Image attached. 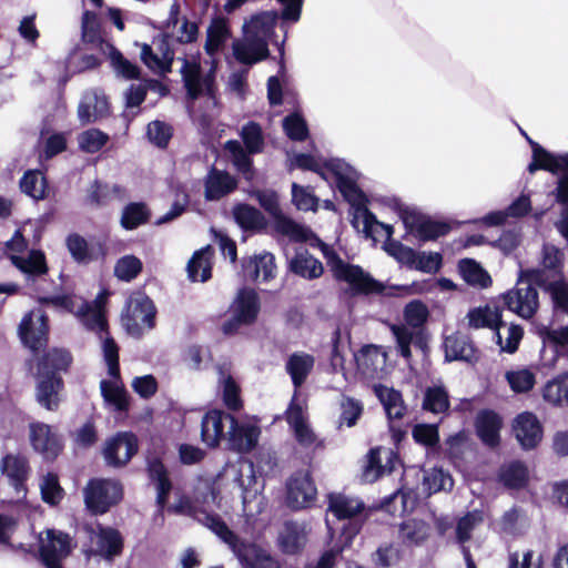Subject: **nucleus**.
I'll return each instance as SVG.
<instances>
[{"label":"nucleus","mask_w":568,"mask_h":568,"mask_svg":"<svg viewBox=\"0 0 568 568\" xmlns=\"http://www.w3.org/2000/svg\"><path fill=\"white\" fill-rule=\"evenodd\" d=\"M277 233L293 242H308L311 246L318 247L327 261V265L337 281L348 284L354 293H377L383 290L382 284L365 273L359 266L345 263L341 257L311 230L283 213L274 221Z\"/></svg>","instance_id":"f257e3e1"},{"label":"nucleus","mask_w":568,"mask_h":568,"mask_svg":"<svg viewBox=\"0 0 568 568\" xmlns=\"http://www.w3.org/2000/svg\"><path fill=\"white\" fill-rule=\"evenodd\" d=\"M194 517L227 544L242 565L251 568H281L266 550L255 544L240 541L220 516L201 510L194 511Z\"/></svg>","instance_id":"f03ea898"},{"label":"nucleus","mask_w":568,"mask_h":568,"mask_svg":"<svg viewBox=\"0 0 568 568\" xmlns=\"http://www.w3.org/2000/svg\"><path fill=\"white\" fill-rule=\"evenodd\" d=\"M180 60L182 61L181 73L189 97L192 100L204 97L206 101V112L200 118L195 114L194 106H190V113L203 126H209L217 104L214 95V71L211 69L209 73L203 75L200 62L195 57L192 59L181 58Z\"/></svg>","instance_id":"7ed1b4c3"},{"label":"nucleus","mask_w":568,"mask_h":568,"mask_svg":"<svg viewBox=\"0 0 568 568\" xmlns=\"http://www.w3.org/2000/svg\"><path fill=\"white\" fill-rule=\"evenodd\" d=\"M427 315L426 306L419 301H413L408 303L404 310V317L408 326H390V331L396 341L397 351L405 359H409L412 356L410 345L422 347V336L416 328L425 323Z\"/></svg>","instance_id":"20e7f679"},{"label":"nucleus","mask_w":568,"mask_h":568,"mask_svg":"<svg viewBox=\"0 0 568 568\" xmlns=\"http://www.w3.org/2000/svg\"><path fill=\"white\" fill-rule=\"evenodd\" d=\"M103 357L108 365L109 374L113 379L100 383L102 396L115 410H126L129 406L128 395L120 382L119 347L113 338H105L103 341Z\"/></svg>","instance_id":"39448f33"},{"label":"nucleus","mask_w":568,"mask_h":568,"mask_svg":"<svg viewBox=\"0 0 568 568\" xmlns=\"http://www.w3.org/2000/svg\"><path fill=\"white\" fill-rule=\"evenodd\" d=\"M154 317L153 302L142 293H134L126 302L121 322L128 334L140 337L144 331L153 328Z\"/></svg>","instance_id":"423d86ee"},{"label":"nucleus","mask_w":568,"mask_h":568,"mask_svg":"<svg viewBox=\"0 0 568 568\" xmlns=\"http://www.w3.org/2000/svg\"><path fill=\"white\" fill-rule=\"evenodd\" d=\"M532 281L520 271L516 286L501 296L505 306L524 320L531 318L539 307L538 292L531 285Z\"/></svg>","instance_id":"0eeeda50"},{"label":"nucleus","mask_w":568,"mask_h":568,"mask_svg":"<svg viewBox=\"0 0 568 568\" xmlns=\"http://www.w3.org/2000/svg\"><path fill=\"white\" fill-rule=\"evenodd\" d=\"M285 419L295 440L304 450L314 452L322 447V440L315 434L308 420L306 407L298 403L295 396L285 412Z\"/></svg>","instance_id":"6e6552de"},{"label":"nucleus","mask_w":568,"mask_h":568,"mask_svg":"<svg viewBox=\"0 0 568 568\" xmlns=\"http://www.w3.org/2000/svg\"><path fill=\"white\" fill-rule=\"evenodd\" d=\"M87 508L93 514H104L121 500L122 486L112 479H92L83 491Z\"/></svg>","instance_id":"1a4fd4ad"},{"label":"nucleus","mask_w":568,"mask_h":568,"mask_svg":"<svg viewBox=\"0 0 568 568\" xmlns=\"http://www.w3.org/2000/svg\"><path fill=\"white\" fill-rule=\"evenodd\" d=\"M234 474V481L242 489V503L244 511L247 515H254L261 511L263 497L260 494L254 473L253 463L246 459L240 460L231 466Z\"/></svg>","instance_id":"9d476101"},{"label":"nucleus","mask_w":568,"mask_h":568,"mask_svg":"<svg viewBox=\"0 0 568 568\" xmlns=\"http://www.w3.org/2000/svg\"><path fill=\"white\" fill-rule=\"evenodd\" d=\"M379 230L384 233V236L387 240L385 243L386 252L400 264L413 268L417 252L397 241H390L393 227L390 225L378 222L371 212L365 211L363 213V232L366 234V236L373 237L375 240V234L378 233Z\"/></svg>","instance_id":"9b49d317"},{"label":"nucleus","mask_w":568,"mask_h":568,"mask_svg":"<svg viewBox=\"0 0 568 568\" xmlns=\"http://www.w3.org/2000/svg\"><path fill=\"white\" fill-rule=\"evenodd\" d=\"M325 168L331 170L336 176L338 190L353 206H357L359 216L367 211L362 207L365 205L366 199L364 193L356 185L357 173L348 164L341 160H331L325 163Z\"/></svg>","instance_id":"f8f14e48"},{"label":"nucleus","mask_w":568,"mask_h":568,"mask_svg":"<svg viewBox=\"0 0 568 568\" xmlns=\"http://www.w3.org/2000/svg\"><path fill=\"white\" fill-rule=\"evenodd\" d=\"M45 538H41L40 556L48 568H62L61 561L67 558L74 545L68 534L48 529Z\"/></svg>","instance_id":"ddd939ff"},{"label":"nucleus","mask_w":568,"mask_h":568,"mask_svg":"<svg viewBox=\"0 0 568 568\" xmlns=\"http://www.w3.org/2000/svg\"><path fill=\"white\" fill-rule=\"evenodd\" d=\"M37 403L49 412H57L63 399L64 383L60 375L34 373Z\"/></svg>","instance_id":"4468645a"},{"label":"nucleus","mask_w":568,"mask_h":568,"mask_svg":"<svg viewBox=\"0 0 568 568\" xmlns=\"http://www.w3.org/2000/svg\"><path fill=\"white\" fill-rule=\"evenodd\" d=\"M258 311L257 294L253 290H241L232 304V320L223 325V331L231 334L239 325L251 324L255 321Z\"/></svg>","instance_id":"2eb2a0df"},{"label":"nucleus","mask_w":568,"mask_h":568,"mask_svg":"<svg viewBox=\"0 0 568 568\" xmlns=\"http://www.w3.org/2000/svg\"><path fill=\"white\" fill-rule=\"evenodd\" d=\"M538 268L523 270V275L534 280L538 284H546L549 277L556 278L562 275L564 253L552 244H544Z\"/></svg>","instance_id":"dca6fc26"},{"label":"nucleus","mask_w":568,"mask_h":568,"mask_svg":"<svg viewBox=\"0 0 568 568\" xmlns=\"http://www.w3.org/2000/svg\"><path fill=\"white\" fill-rule=\"evenodd\" d=\"M286 504L294 510L311 507L317 495V489L307 473L294 474L286 485Z\"/></svg>","instance_id":"f3484780"},{"label":"nucleus","mask_w":568,"mask_h":568,"mask_svg":"<svg viewBox=\"0 0 568 568\" xmlns=\"http://www.w3.org/2000/svg\"><path fill=\"white\" fill-rule=\"evenodd\" d=\"M108 295L105 291L100 292L93 302L83 304L78 311V316L83 325L99 335L102 348L103 341L110 338L106 332L108 323L104 314Z\"/></svg>","instance_id":"a211bd4d"},{"label":"nucleus","mask_w":568,"mask_h":568,"mask_svg":"<svg viewBox=\"0 0 568 568\" xmlns=\"http://www.w3.org/2000/svg\"><path fill=\"white\" fill-rule=\"evenodd\" d=\"M18 332L27 347L32 351L41 348L47 343V316L41 312H29L23 316Z\"/></svg>","instance_id":"6ab92c4d"},{"label":"nucleus","mask_w":568,"mask_h":568,"mask_svg":"<svg viewBox=\"0 0 568 568\" xmlns=\"http://www.w3.org/2000/svg\"><path fill=\"white\" fill-rule=\"evenodd\" d=\"M229 445L232 449L245 453L252 450L258 442L261 429L255 420L237 422L230 418V430L227 433Z\"/></svg>","instance_id":"aec40b11"},{"label":"nucleus","mask_w":568,"mask_h":568,"mask_svg":"<svg viewBox=\"0 0 568 568\" xmlns=\"http://www.w3.org/2000/svg\"><path fill=\"white\" fill-rule=\"evenodd\" d=\"M136 450V437L131 433H120L106 443L103 455L108 465L119 467L125 465Z\"/></svg>","instance_id":"412c9836"},{"label":"nucleus","mask_w":568,"mask_h":568,"mask_svg":"<svg viewBox=\"0 0 568 568\" xmlns=\"http://www.w3.org/2000/svg\"><path fill=\"white\" fill-rule=\"evenodd\" d=\"M31 445L47 459H53L62 449L61 439L52 427L44 423L30 425Z\"/></svg>","instance_id":"4be33fe9"},{"label":"nucleus","mask_w":568,"mask_h":568,"mask_svg":"<svg viewBox=\"0 0 568 568\" xmlns=\"http://www.w3.org/2000/svg\"><path fill=\"white\" fill-rule=\"evenodd\" d=\"M387 354L382 346L365 345L355 354V362L361 374L367 378H376L385 369Z\"/></svg>","instance_id":"5701e85b"},{"label":"nucleus","mask_w":568,"mask_h":568,"mask_svg":"<svg viewBox=\"0 0 568 568\" xmlns=\"http://www.w3.org/2000/svg\"><path fill=\"white\" fill-rule=\"evenodd\" d=\"M109 101L105 94L93 89L87 91L79 104L78 115L82 123H93L109 114Z\"/></svg>","instance_id":"b1692460"},{"label":"nucleus","mask_w":568,"mask_h":568,"mask_svg":"<svg viewBox=\"0 0 568 568\" xmlns=\"http://www.w3.org/2000/svg\"><path fill=\"white\" fill-rule=\"evenodd\" d=\"M514 433L521 447L534 448L542 437V429L537 417L531 413H521L514 422Z\"/></svg>","instance_id":"393cba45"},{"label":"nucleus","mask_w":568,"mask_h":568,"mask_svg":"<svg viewBox=\"0 0 568 568\" xmlns=\"http://www.w3.org/2000/svg\"><path fill=\"white\" fill-rule=\"evenodd\" d=\"M233 54L243 64H254L268 55V44L243 33L242 39L233 42Z\"/></svg>","instance_id":"a878e982"},{"label":"nucleus","mask_w":568,"mask_h":568,"mask_svg":"<svg viewBox=\"0 0 568 568\" xmlns=\"http://www.w3.org/2000/svg\"><path fill=\"white\" fill-rule=\"evenodd\" d=\"M395 455L392 450L385 448H373L367 455V464L363 471V478L373 483L384 474H388L393 469Z\"/></svg>","instance_id":"bb28decb"},{"label":"nucleus","mask_w":568,"mask_h":568,"mask_svg":"<svg viewBox=\"0 0 568 568\" xmlns=\"http://www.w3.org/2000/svg\"><path fill=\"white\" fill-rule=\"evenodd\" d=\"M445 358L448 362L463 361L466 363H476L479 359V352L469 341L468 337L463 335H450L445 338Z\"/></svg>","instance_id":"cd10ccee"},{"label":"nucleus","mask_w":568,"mask_h":568,"mask_svg":"<svg viewBox=\"0 0 568 568\" xmlns=\"http://www.w3.org/2000/svg\"><path fill=\"white\" fill-rule=\"evenodd\" d=\"M231 415L222 410H211L202 419L201 436L203 443L210 447L219 445L220 440L225 436V422L230 424Z\"/></svg>","instance_id":"c85d7f7f"},{"label":"nucleus","mask_w":568,"mask_h":568,"mask_svg":"<svg viewBox=\"0 0 568 568\" xmlns=\"http://www.w3.org/2000/svg\"><path fill=\"white\" fill-rule=\"evenodd\" d=\"M84 529L90 535L91 540L95 539L98 554L106 558H111L120 554L122 549V540L116 530L102 528L100 526H97V530L89 526H85Z\"/></svg>","instance_id":"c756f323"},{"label":"nucleus","mask_w":568,"mask_h":568,"mask_svg":"<svg viewBox=\"0 0 568 568\" xmlns=\"http://www.w3.org/2000/svg\"><path fill=\"white\" fill-rule=\"evenodd\" d=\"M0 469L17 490L22 487L30 473L28 459L21 454H8L3 456L0 463Z\"/></svg>","instance_id":"7c9ffc66"},{"label":"nucleus","mask_w":568,"mask_h":568,"mask_svg":"<svg viewBox=\"0 0 568 568\" xmlns=\"http://www.w3.org/2000/svg\"><path fill=\"white\" fill-rule=\"evenodd\" d=\"M277 20L275 11H265L257 13L243 26V33L250 38L267 42L273 34V30Z\"/></svg>","instance_id":"2f4dec72"},{"label":"nucleus","mask_w":568,"mask_h":568,"mask_svg":"<svg viewBox=\"0 0 568 568\" xmlns=\"http://www.w3.org/2000/svg\"><path fill=\"white\" fill-rule=\"evenodd\" d=\"M72 364V355L65 348H51L37 359V371L42 374L67 372Z\"/></svg>","instance_id":"473e14b6"},{"label":"nucleus","mask_w":568,"mask_h":568,"mask_svg":"<svg viewBox=\"0 0 568 568\" xmlns=\"http://www.w3.org/2000/svg\"><path fill=\"white\" fill-rule=\"evenodd\" d=\"M327 498L328 511L337 519L354 518L365 508V505L361 499L342 493H332Z\"/></svg>","instance_id":"72a5a7b5"},{"label":"nucleus","mask_w":568,"mask_h":568,"mask_svg":"<svg viewBox=\"0 0 568 568\" xmlns=\"http://www.w3.org/2000/svg\"><path fill=\"white\" fill-rule=\"evenodd\" d=\"M180 7L178 3H173L170 9V16L166 21V28L171 31L172 38L180 43L193 42L199 33V28L195 22H191L187 19H179Z\"/></svg>","instance_id":"f704fd0d"},{"label":"nucleus","mask_w":568,"mask_h":568,"mask_svg":"<svg viewBox=\"0 0 568 568\" xmlns=\"http://www.w3.org/2000/svg\"><path fill=\"white\" fill-rule=\"evenodd\" d=\"M236 187V180L224 171L213 169L205 180V199L219 200Z\"/></svg>","instance_id":"c9c22d12"},{"label":"nucleus","mask_w":568,"mask_h":568,"mask_svg":"<svg viewBox=\"0 0 568 568\" xmlns=\"http://www.w3.org/2000/svg\"><path fill=\"white\" fill-rule=\"evenodd\" d=\"M161 54L153 51L152 47L143 44L141 49V59L144 64L154 72L164 73L170 71L174 52L168 48L165 40L159 41Z\"/></svg>","instance_id":"e433bc0d"},{"label":"nucleus","mask_w":568,"mask_h":568,"mask_svg":"<svg viewBox=\"0 0 568 568\" xmlns=\"http://www.w3.org/2000/svg\"><path fill=\"white\" fill-rule=\"evenodd\" d=\"M290 270L294 274L307 280L318 278L324 272L322 262L307 251H298L290 260Z\"/></svg>","instance_id":"4c0bfd02"},{"label":"nucleus","mask_w":568,"mask_h":568,"mask_svg":"<svg viewBox=\"0 0 568 568\" xmlns=\"http://www.w3.org/2000/svg\"><path fill=\"white\" fill-rule=\"evenodd\" d=\"M10 260L28 278L41 276L48 272L44 253L39 250L30 251L27 256L12 254Z\"/></svg>","instance_id":"58836bf2"},{"label":"nucleus","mask_w":568,"mask_h":568,"mask_svg":"<svg viewBox=\"0 0 568 568\" xmlns=\"http://www.w3.org/2000/svg\"><path fill=\"white\" fill-rule=\"evenodd\" d=\"M148 470L150 480L156 489V504L160 510H162L172 489L171 480L164 465L160 460L150 462Z\"/></svg>","instance_id":"ea45409f"},{"label":"nucleus","mask_w":568,"mask_h":568,"mask_svg":"<svg viewBox=\"0 0 568 568\" xmlns=\"http://www.w3.org/2000/svg\"><path fill=\"white\" fill-rule=\"evenodd\" d=\"M430 534V527L423 520L409 519L398 529V538L405 547L420 546Z\"/></svg>","instance_id":"a19ab883"},{"label":"nucleus","mask_w":568,"mask_h":568,"mask_svg":"<svg viewBox=\"0 0 568 568\" xmlns=\"http://www.w3.org/2000/svg\"><path fill=\"white\" fill-rule=\"evenodd\" d=\"M470 328H491L496 329L501 324V312L497 306H478L470 310L466 316Z\"/></svg>","instance_id":"79ce46f5"},{"label":"nucleus","mask_w":568,"mask_h":568,"mask_svg":"<svg viewBox=\"0 0 568 568\" xmlns=\"http://www.w3.org/2000/svg\"><path fill=\"white\" fill-rule=\"evenodd\" d=\"M374 390L389 419H402L404 417L406 406L398 390L384 385H376Z\"/></svg>","instance_id":"37998d69"},{"label":"nucleus","mask_w":568,"mask_h":568,"mask_svg":"<svg viewBox=\"0 0 568 568\" xmlns=\"http://www.w3.org/2000/svg\"><path fill=\"white\" fill-rule=\"evenodd\" d=\"M501 420L493 412H481L476 420V430L479 438L488 446L494 447L499 443V429Z\"/></svg>","instance_id":"c03bdc74"},{"label":"nucleus","mask_w":568,"mask_h":568,"mask_svg":"<svg viewBox=\"0 0 568 568\" xmlns=\"http://www.w3.org/2000/svg\"><path fill=\"white\" fill-rule=\"evenodd\" d=\"M306 542L304 527L296 523H285L278 536L281 549L286 554L298 552Z\"/></svg>","instance_id":"a18cd8bd"},{"label":"nucleus","mask_w":568,"mask_h":568,"mask_svg":"<svg viewBox=\"0 0 568 568\" xmlns=\"http://www.w3.org/2000/svg\"><path fill=\"white\" fill-rule=\"evenodd\" d=\"M244 270L250 278L266 282L275 276V258L271 253L261 254L251 260Z\"/></svg>","instance_id":"49530a36"},{"label":"nucleus","mask_w":568,"mask_h":568,"mask_svg":"<svg viewBox=\"0 0 568 568\" xmlns=\"http://www.w3.org/2000/svg\"><path fill=\"white\" fill-rule=\"evenodd\" d=\"M224 150L230 153L231 161L236 170L244 175L246 180H252L254 176L253 161L246 148L237 140H229L224 144Z\"/></svg>","instance_id":"de8ad7c7"},{"label":"nucleus","mask_w":568,"mask_h":568,"mask_svg":"<svg viewBox=\"0 0 568 568\" xmlns=\"http://www.w3.org/2000/svg\"><path fill=\"white\" fill-rule=\"evenodd\" d=\"M494 336L501 352L513 354L518 349L519 343L524 336V329L519 325H506L501 321V324H498L495 329Z\"/></svg>","instance_id":"09e8293b"},{"label":"nucleus","mask_w":568,"mask_h":568,"mask_svg":"<svg viewBox=\"0 0 568 568\" xmlns=\"http://www.w3.org/2000/svg\"><path fill=\"white\" fill-rule=\"evenodd\" d=\"M231 37L229 26L224 19H214L206 31L205 52L213 57Z\"/></svg>","instance_id":"8fccbe9b"},{"label":"nucleus","mask_w":568,"mask_h":568,"mask_svg":"<svg viewBox=\"0 0 568 568\" xmlns=\"http://www.w3.org/2000/svg\"><path fill=\"white\" fill-rule=\"evenodd\" d=\"M212 250L206 246L194 253L187 263V275L193 282H205L211 277Z\"/></svg>","instance_id":"3c124183"},{"label":"nucleus","mask_w":568,"mask_h":568,"mask_svg":"<svg viewBox=\"0 0 568 568\" xmlns=\"http://www.w3.org/2000/svg\"><path fill=\"white\" fill-rule=\"evenodd\" d=\"M359 529L361 527L357 524L347 528L345 527L341 534L339 541L321 556L316 568H333L336 562V557L351 545L354 536L358 534Z\"/></svg>","instance_id":"603ef678"},{"label":"nucleus","mask_w":568,"mask_h":568,"mask_svg":"<svg viewBox=\"0 0 568 568\" xmlns=\"http://www.w3.org/2000/svg\"><path fill=\"white\" fill-rule=\"evenodd\" d=\"M314 366L313 356L304 353L293 354L287 363L286 369L292 377L295 388H298Z\"/></svg>","instance_id":"864d4df0"},{"label":"nucleus","mask_w":568,"mask_h":568,"mask_svg":"<svg viewBox=\"0 0 568 568\" xmlns=\"http://www.w3.org/2000/svg\"><path fill=\"white\" fill-rule=\"evenodd\" d=\"M236 223L245 230H262L266 225L263 214L253 206L240 204L233 209Z\"/></svg>","instance_id":"5fc2aeb1"},{"label":"nucleus","mask_w":568,"mask_h":568,"mask_svg":"<svg viewBox=\"0 0 568 568\" xmlns=\"http://www.w3.org/2000/svg\"><path fill=\"white\" fill-rule=\"evenodd\" d=\"M81 29L84 42L98 47L102 52L105 51L104 43L109 42L104 41L101 37L99 18L94 12L89 10L83 12Z\"/></svg>","instance_id":"6e6d98bb"},{"label":"nucleus","mask_w":568,"mask_h":568,"mask_svg":"<svg viewBox=\"0 0 568 568\" xmlns=\"http://www.w3.org/2000/svg\"><path fill=\"white\" fill-rule=\"evenodd\" d=\"M459 272L463 278L470 285L481 288L491 284L489 274L474 260H463L459 262Z\"/></svg>","instance_id":"4d7b16f0"},{"label":"nucleus","mask_w":568,"mask_h":568,"mask_svg":"<svg viewBox=\"0 0 568 568\" xmlns=\"http://www.w3.org/2000/svg\"><path fill=\"white\" fill-rule=\"evenodd\" d=\"M499 478L508 488H520L527 483L528 470L524 464L513 462L500 469Z\"/></svg>","instance_id":"13d9d810"},{"label":"nucleus","mask_w":568,"mask_h":568,"mask_svg":"<svg viewBox=\"0 0 568 568\" xmlns=\"http://www.w3.org/2000/svg\"><path fill=\"white\" fill-rule=\"evenodd\" d=\"M104 44L105 51L103 53L110 58L112 68L119 75L125 79L139 78V68L135 64L124 59L121 52H119L111 43Z\"/></svg>","instance_id":"bf43d9fd"},{"label":"nucleus","mask_w":568,"mask_h":568,"mask_svg":"<svg viewBox=\"0 0 568 568\" xmlns=\"http://www.w3.org/2000/svg\"><path fill=\"white\" fill-rule=\"evenodd\" d=\"M150 212L143 203H130L122 212L121 225L125 230H134L148 222Z\"/></svg>","instance_id":"052dcab7"},{"label":"nucleus","mask_w":568,"mask_h":568,"mask_svg":"<svg viewBox=\"0 0 568 568\" xmlns=\"http://www.w3.org/2000/svg\"><path fill=\"white\" fill-rule=\"evenodd\" d=\"M240 136L248 153H261L264 149V135L262 128L256 122H248L242 126Z\"/></svg>","instance_id":"680f3d73"},{"label":"nucleus","mask_w":568,"mask_h":568,"mask_svg":"<svg viewBox=\"0 0 568 568\" xmlns=\"http://www.w3.org/2000/svg\"><path fill=\"white\" fill-rule=\"evenodd\" d=\"M449 407L446 389L442 386L428 387L425 390L423 408L435 414L444 413Z\"/></svg>","instance_id":"e2e57ef3"},{"label":"nucleus","mask_w":568,"mask_h":568,"mask_svg":"<svg viewBox=\"0 0 568 568\" xmlns=\"http://www.w3.org/2000/svg\"><path fill=\"white\" fill-rule=\"evenodd\" d=\"M568 374H564L558 378L549 381L544 389V398L552 404H568Z\"/></svg>","instance_id":"0e129e2a"},{"label":"nucleus","mask_w":568,"mask_h":568,"mask_svg":"<svg viewBox=\"0 0 568 568\" xmlns=\"http://www.w3.org/2000/svg\"><path fill=\"white\" fill-rule=\"evenodd\" d=\"M21 191L34 200L44 197L45 179L40 171L27 172L20 181Z\"/></svg>","instance_id":"69168bd1"},{"label":"nucleus","mask_w":568,"mask_h":568,"mask_svg":"<svg viewBox=\"0 0 568 568\" xmlns=\"http://www.w3.org/2000/svg\"><path fill=\"white\" fill-rule=\"evenodd\" d=\"M142 261L134 255H124L118 260L114 266L115 276L125 282L135 278L142 271Z\"/></svg>","instance_id":"338daca9"},{"label":"nucleus","mask_w":568,"mask_h":568,"mask_svg":"<svg viewBox=\"0 0 568 568\" xmlns=\"http://www.w3.org/2000/svg\"><path fill=\"white\" fill-rule=\"evenodd\" d=\"M424 486L429 494L449 490L453 487V479L450 475L443 469L432 468L424 475Z\"/></svg>","instance_id":"774afa93"}]
</instances>
